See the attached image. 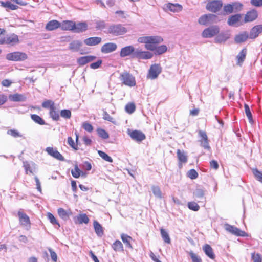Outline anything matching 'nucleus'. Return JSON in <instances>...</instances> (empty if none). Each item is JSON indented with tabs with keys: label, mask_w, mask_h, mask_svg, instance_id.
<instances>
[{
	"label": "nucleus",
	"mask_w": 262,
	"mask_h": 262,
	"mask_svg": "<svg viewBox=\"0 0 262 262\" xmlns=\"http://www.w3.org/2000/svg\"><path fill=\"white\" fill-rule=\"evenodd\" d=\"M163 40V38L158 36H142L138 39L139 43H145V47L147 50L155 51L156 55L162 54L167 50L165 45L157 46V44L161 43Z\"/></svg>",
	"instance_id": "f257e3e1"
},
{
	"label": "nucleus",
	"mask_w": 262,
	"mask_h": 262,
	"mask_svg": "<svg viewBox=\"0 0 262 262\" xmlns=\"http://www.w3.org/2000/svg\"><path fill=\"white\" fill-rule=\"evenodd\" d=\"M19 42L18 36L14 33L0 36V45L6 44L9 46H14Z\"/></svg>",
	"instance_id": "f03ea898"
},
{
	"label": "nucleus",
	"mask_w": 262,
	"mask_h": 262,
	"mask_svg": "<svg viewBox=\"0 0 262 262\" xmlns=\"http://www.w3.org/2000/svg\"><path fill=\"white\" fill-rule=\"evenodd\" d=\"M6 58L9 61L21 62L26 60L28 58V55L24 52L15 51L7 54L6 55Z\"/></svg>",
	"instance_id": "7ed1b4c3"
},
{
	"label": "nucleus",
	"mask_w": 262,
	"mask_h": 262,
	"mask_svg": "<svg viewBox=\"0 0 262 262\" xmlns=\"http://www.w3.org/2000/svg\"><path fill=\"white\" fill-rule=\"evenodd\" d=\"M127 32V29L122 25L113 24L110 25L107 29V33L115 36L122 35Z\"/></svg>",
	"instance_id": "20e7f679"
},
{
	"label": "nucleus",
	"mask_w": 262,
	"mask_h": 262,
	"mask_svg": "<svg viewBox=\"0 0 262 262\" xmlns=\"http://www.w3.org/2000/svg\"><path fill=\"white\" fill-rule=\"evenodd\" d=\"M120 79L123 84L129 87L134 86L136 84L135 78L127 72L120 74Z\"/></svg>",
	"instance_id": "39448f33"
},
{
	"label": "nucleus",
	"mask_w": 262,
	"mask_h": 262,
	"mask_svg": "<svg viewBox=\"0 0 262 262\" xmlns=\"http://www.w3.org/2000/svg\"><path fill=\"white\" fill-rule=\"evenodd\" d=\"M220 27L217 25H213L205 29L202 33L203 38H211L217 35L220 32Z\"/></svg>",
	"instance_id": "423d86ee"
},
{
	"label": "nucleus",
	"mask_w": 262,
	"mask_h": 262,
	"mask_svg": "<svg viewBox=\"0 0 262 262\" xmlns=\"http://www.w3.org/2000/svg\"><path fill=\"white\" fill-rule=\"evenodd\" d=\"M219 21L217 16L212 14H204L199 19V23L203 25L217 23Z\"/></svg>",
	"instance_id": "0eeeda50"
},
{
	"label": "nucleus",
	"mask_w": 262,
	"mask_h": 262,
	"mask_svg": "<svg viewBox=\"0 0 262 262\" xmlns=\"http://www.w3.org/2000/svg\"><path fill=\"white\" fill-rule=\"evenodd\" d=\"M224 228L227 232L233 235L242 237H245L247 236V233L245 231H242L238 228L234 226H232L230 224H225L224 225Z\"/></svg>",
	"instance_id": "6e6552de"
},
{
	"label": "nucleus",
	"mask_w": 262,
	"mask_h": 262,
	"mask_svg": "<svg viewBox=\"0 0 262 262\" xmlns=\"http://www.w3.org/2000/svg\"><path fill=\"white\" fill-rule=\"evenodd\" d=\"M223 6V3L221 1H208L206 8L207 10L212 12H216L219 11Z\"/></svg>",
	"instance_id": "1a4fd4ad"
},
{
	"label": "nucleus",
	"mask_w": 262,
	"mask_h": 262,
	"mask_svg": "<svg viewBox=\"0 0 262 262\" xmlns=\"http://www.w3.org/2000/svg\"><path fill=\"white\" fill-rule=\"evenodd\" d=\"M161 72V68L159 64H155L152 65L148 71L147 78L151 79L156 78Z\"/></svg>",
	"instance_id": "9d476101"
},
{
	"label": "nucleus",
	"mask_w": 262,
	"mask_h": 262,
	"mask_svg": "<svg viewBox=\"0 0 262 262\" xmlns=\"http://www.w3.org/2000/svg\"><path fill=\"white\" fill-rule=\"evenodd\" d=\"M199 135L200 138V142L201 145L205 149L209 150L210 147L209 144V140L206 134V133L203 130L199 131Z\"/></svg>",
	"instance_id": "9b49d317"
},
{
	"label": "nucleus",
	"mask_w": 262,
	"mask_h": 262,
	"mask_svg": "<svg viewBox=\"0 0 262 262\" xmlns=\"http://www.w3.org/2000/svg\"><path fill=\"white\" fill-rule=\"evenodd\" d=\"M153 56L152 53L148 51H142L139 49L136 50L134 54V58L138 59H149Z\"/></svg>",
	"instance_id": "f8f14e48"
},
{
	"label": "nucleus",
	"mask_w": 262,
	"mask_h": 262,
	"mask_svg": "<svg viewBox=\"0 0 262 262\" xmlns=\"http://www.w3.org/2000/svg\"><path fill=\"white\" fill-rule=\"evenodd\" d=\"M135 48L133 46H128L122 48L120 52V56L121 57H125L126 56L132 55L133 58H134V54L136 52Z\"/></svg>",
	"instance_id": "ddd939ff"
},
{
	"label": "nucleus",
	"mask_w": 262,
	"mask_h": 262,
	"mask_svg": "<svg viewBox=\"0 0 262 262\" xmlns=\"http://www.w3.org/2000/svg\"><path fill=\"white\" fill-rule=\"evenodd\" d=\"M18 216L20 225L29 228L30 226L29 217L21 210L18 212Z\"/></svg>",
	"instance_id": "4468645a"
},
{
	"label": "nucleus",
	"mask_w": 262,
	"mask_h": 262,
	"mask_svg": "<svg viewBox=\"0 0 262 262\" xmlns=\"http://www.w3.org/2000/svg\"><path fill=\"white\" fill-rule=\"evenodd\" d=\"M46 151L49 155H50V156L57 160L62 161L64 160V158L62 156V155L59 152H58L56 149L53 147H48L46 148Z\"/></svg>",
	"instance_id": "2eb2a0df"
},
{
	"label": "nucleus",
	"mask_w": 262,
	"mask_h": 262,
	"mask_svg": "<svg viewBox=\"0 0 262 262\" xmlns=\"http://www.w3.org/2000/svg\"><path fill=\"white\" fill-rule=\"evenodd\" d=\"M117 45L113 42H108L103 45L101 48V52L103 53H109L117 49Z\"/></svg>",
	"instance_id": "dca6fc26"
},
{
	"label": "nucleus",
	"mask_w": 262,
	"mask_h": 262,
	"mask_svg": "<svg viewBox=\"0 0 262 262\" xmlns=\"http://www.w3.org/2000/svg\"><path fill=\"white\" fill-rule=\"evenodd\" d=\"M130 137L132 139L138 142H141L144 140L146 137L144 134L140 130H134L129 133Z\"/></svg>",
	"instance_id": "f3484780"
},
{
	"label": "nucleus",
	"mask_w": 262,
	"mask_h": 262,
	"mask_svg": "<svg viewBox=\"0 0 262 262\" xmlns=\"http://www.w3.org/2000/svg\"><path fill=\"white\" fill-rule=\"evenodd\" d=\"M177 155L179 160V167L182 166L183 163H187L188 161V156L183 150L178 149L177 151Z\"/></svg>",
	"instance_id": "a211bd4d"
},
{
	"label": "nucleus",
	"mask_w": 262,
	"mask_h": 262,
	"mask_svg": "<svg viewBox=\"0 0 262 262\" xmlns=\"http://www.w3.org/2000/svg\"><path fill=\"white\" fill-rule=\"evenodd\" d=\"M258 16L256 10L253 9L247 12L244 18V22H251L255 20Z\"/></svg>",
	"instance_id": "6ab92c4d"
},
{
	"label": "nucleus",
	"mask_w": 262,
	"mask_h": 262,
	"mask_svg": "<svg viewBox=\"0 0 262 262\" xmlns=\"http://www.w3.org/2000/svg\"><path fill=\"white\" fill-rule=\"evenodd\" d=\"M102 38L100 37H91L84 40V44L89 46H96L101 43Z\"/></svg>",
	"instance_id": "aec40b11"
},
{
	"label": "nucleus",
	"mask_w": 262,
	"mask_h": 262,
	"mask_svg": "<svg viewBox=\"0 0 262 262\" xmlns=\"http://www.w3.org/2000/svg\"><path fill=\"white\" fill-rule=\"evenodd\" d=\"M96 57L92 55L82 56L77 59V63L79 66H82L85 64L94 61Z\"/></svg>",
	"instance_id": "412c9836"
},
{
	"label": "nucleus",
	"mask_w": 262,
	"mask_h": 262,
	"mask_svg": "<svg viewBox=\"0 0 262 262\" xmlns=\"http://www.w3.org/2000/svg\"><path fill=\"white\" fill-rule=\"evenodd\" d=\"M262 32V25H257L253 27L250 32L249 38L255 39L260 33Z\"/></svg>",
	"instance_id": "4be33fe9"
},
{
	"label": "nucleus",
	"mask_w": 262,
	"mask_h": 262,
	"mask_svg": "<svg viewBox=\"0 0 262 262\" xmlns=\"http://www.w3.org/2000/svg\"><path fill=\"white\" fill-rule=\"evenodd\" d=\"M249 38V35L247 32L240 33L234 37V41L236 43H241L246 41Z\"/></svg>",
	"instance_id": "5701e85b"
},
{
	"label": "nucleus",
	"mask_w": 262,
	"mask_h": 262,
	"mask_svg": "<svg viewBox=\"0 0 262 262\" xmlns=\"http://www.w3.org/2000/svg\"><path fill=\"white\" fill-rule=\"evenodd\" d=\"M88 29V24L85 22H80L77 24L75 23L74 31L76 33H81L86 31Z\"/></svg>",
	"instance_id": "b1692460"
},
{
	"label": "nucleus",
	"mask_w": 262,
	"mask_h": 262,
	"mask_svg": "<svg viewBox=\"0 0 262 262\" xmlns=\"http://www.w3.org/2000/svg\"><path fill=\"white\" fill-rule=\"evenodd\" d=\"M75 23L71 20H66L60 23V28L62 30H73L74 31Z\"/></svg>",
	"instance_id": "393cba45"
},
{
	"label": "nucleus",
	"mask_w": 262,
	"mask_h": 262,
	"mask_svg": "<svg viewBox=\"0 0 262 262\" xmlns=\"http://www.w3.org/2000/svg\"><path fill=\"white\" fill-rule=\"evenodd\" d=\"M60 27V23L56 20H52L49 21L46 26V29L48 31H53Z\"/></svg>",
	"instance_id": "a878e982"
},
{
	"label": "nucleus",
	"mask_w": 262,
	"mask_h": 262,
	"mask_svg": "<svg viewBox=\"0 0 262 262\" xmlns=\"http://www.w3.org/2000/svg\"><path fill=\"white\" fill-rule=\"evenodd\" d=\"M230 36L228 32H222L216 35L215 38V42L216 43L224 42L230 38Z\"/></svg>",
	"instance_id": "bb28decb"
},
{
	"label": "nucleus",
	"mask_w": 262,
	"mask_h": 262,
	"mask_svg": "<svg viewBox=\"0 0 262 262\" xmlns=\"http://www.w3.org/2000/svg\"><path fill=\"white\" fill-rule=\"evenodd\" d=\"M93 226L97 235L99 237H102L104 235V229L101 225L97 221H94Z\"/></svg>",
	"instance_id": "cd10ccee"
},
{
	"label": "nucleus",
	"mask_w": 262,
	"mask_h": 262,
	"mask_svg": "<svg viewBox=\"0 0 262 262\" xmlns=\"http://www.w3.org/2000/svg\"><path fill=\"white\" fill-rule=\"evenodd\" d=\"M82 45V43L81 41L78 40H73L69 44V48L73 51L77 52L79 50Z\"/></svg>",
	"instance_id": "c85d7f7f"
},
{
	"label": "nucleus",
	"mask_w": 262,
	"mask_h": 262,
	"mask_svg": "<svg viewBox=\"0 0 262 262\" xmlns=\"http://www.w3.org/2000/svg\"><path fill=\"white\" fill-rule=\"evenodd\" d=\"M57 212L59 216L64 221H67L69 219V216L72 214L70 210L67 211L62 208H58Z\"/></svg>",
	"instance_id": "c756f323"
},
{
	"label": "nucleus",
	"mask_w": 262,
	"mask_h": 262,
	"mask_svg": "<svg viewBox=\"0 0 262 262\" xmlns=\"http://www.w3.org/2000/svg\"><path fill=\"white\" fill-rule=\"evenodd\" d=\"M203 249L205 253V254L208 256L210 258L212 259H214L215 258V254L213 251V249L208 244H205L203 247Z\"/></svg>",
	"instance_id": "7c9ffc66"
},
{
	"label": "nucleus",
	"mask_w": 262,
	"mask_h": 262,
	"mask_svg": "<svg viewBox=\"0 0 262 262\" xmlns=\"http://www.w3.org/2000/svg\"><path fill=\"white\" fill-rule=\"evenodd\" d=\"M166 7L167 9L173 12H180L182 10V6L178 4L169 3L166 5Z\"/></svg>",
	"instance_id": "2f4dec72"
},
{
	"label": "nucleus",
	"mask_w": 262,
	"mask_h": 262,
	"mask_svg": "<svg viewBox=\"0 0 262 262\" xmlns=\"http://www.w3.org/2000/svg\"><path fill=\"white\" fill-rule=\"evenodd\" d=\"M242 18V14H237L230 16L228 20V24L230 26H233L238 22Z\"/></svg>",
	"instance_id": "473e14b6"
},
{
	"label": "nucleus",
	"mask_w": 262,
	"mask_h": 262,
	"mask_svg": "<svg viewBox=\"0 0 262 262\" xmlns=\"http://www.w3.org/2000/svg\"><path fill=\"white\" fill-rule=\"evenodd\" d=\"M247 54L246 49H243L236 56L237 60V64L239 66H241L242 63L244 61L246 56Z\"/></svg>",
	"instance_id": "72a5a7b5"
},
{
	"label": "nucleus",
	"mask_w": 262,
	"mask_h": 262,
	"mask_svg": "<svg viewBox=\"0 0 262 262\" xmlns=\"http://www.w3.org/2000/svg\"><path fill=\"white\" fill-rule=\"evenodd\" d=\"M121 238L123 242L125 245L126 247L129 248H132V246L130 243V242L132 240V238L130 236L125 234H122L121 235Z\"/></svg>",
	"instance_id": "f704fd0d"
},
{
	"label": "nucleus",
	"mask_w": 262,
	"mask_h": 262,
	"mask_svg": "<svg viewBox=\"0 0 262 262\" xmlns=\"http://www.w3.org/2000/svg\"><path fill=\"white\" fill-rule=\"evenodd\" d=\"M25 97L19 94H15L13 95H10L9 96V99L12 101L14 102H18V101H23L25 100Z\"/></svg>",
	"instance_id": "c9c22d12"
},
{
	"label": "nucleus",
	"mask_w": 262,
	"mask_h": 262,
	"mask_svg": "<svg viewBox=\"0 0 262 262\" xmlns=\"http://www.w3.org/2000/svg\"><path fill=\"white\" fill-rule=\"evenodd\" d=\"M49 115L51 118L54 121H58L60 119L59 114L58 111L56 110V106L52 108V109L49 111Z\"/></svg>",
	"instance_id": "e433bc0d"
},
{
	"label": "nucleus",
	"mask_w": 262,
	"mask_h": 262,
	"mask_svg": "<svg viewBox=\"0 0 262 262\" xmlns=\"http://www.w3.org/2000/svg\"><path fill=\"white\" fill-rule=\"evenodd\" d=\"M112 247L116 252L124 250L123 244L119 240L115 241V242L113 244Z\"/></svg>",
	"instance_id": "4c0bfd02"
},
{
	"label": "nucleus",
	"mask_w": 262,
	"mask_h": 262,
	"mask_svg": "<svg viewBox=\"0 0 262 262\" xmlns=\"http://www.w3.org/2000/svg\"><path fill=\"white\" fill-rule=\"evenodd\" d=\"M1 6L10 10H16L18 8V6L14 4H12L11 2L7 1L6 2H1Z\"/></svg>",
	"instance_id": "58836bf2"
},
{
	"label": "nucleus",
	"mask_w": 262,
	"mask_h": 262,
	"mask_svg": "<svg viewBox=\"0 0 262 262\" xmlns=\"http://www.w3.org/2000/svg\"><path fill=\"white\" fill-rule=\"evenodd\" d=\"M77 220L79 224H88L89 222V219L86 214H81L77 216Z\"/></svg>",
	"instance_id": "ea45409f"
},
{
	"label": "nucleus",
	"mask_w": 262,
	"mask_h": 262,
	"mask_svg": "<svg viewBox=\"0 0 262 262\" xmlns=\"http://www.w3.org/2000/svg\"><path fill=\"white\" fill-rule=\"evenodd\" d=\"M31 118L36 123L40 125L45 124V121L43 119L41 118L39 116L36 114H32L31 115Z\"/></svg>",
	"instance_id": "a19ab883"
},
{
	"label": "nucleus",
	"mask_w": 262,
	"mask_h": 262,
	"mask_svg": "<svg viewBox=\"0 0 262 262\" xmlns=\"http://www.w3.org/2000/svg\"><path fill=\"white\" fill-rule=\"evenodd\" d=\"M42 106L44 108H48L49 109V110L50 111L51 109H52V108H54L55 106V103L53 101L51 100H47L45 101L42 103Z\"/></svg>",
	"instance_id": "79ce46f5"
},
{
	"label": "nucleus",
	"mask_w": 262,
	"mask_h": 262,
	"mask_svg": "<svg viewBox=\"0 0 262 262\" xmlns=\"http://www.w3.org/2000/svg\"><path fill=\"white\" fill-rule=\"evenodd\" d=\"M160 232L162 236V238L164 241V242L167 244H170L171 242L170 238L169 237L168 233L167 231L164 229H160Z\"/></svg>",
	"instance_id": "37998d69"
},
{
	"label": "nucleus",
	"mask_w": 262,
	"mask_h": 262,
	"mask_svg": "<svg viewBox=\"0 0 262 262\" xmlns=\"http://www.w3.org/2000/svg\"><path fill=\"white\" fill-rule=\"evenodd\" d=\"M151 190L155 196L158 198H162V192L159 186L154 185L151 187Z\"/></svg>",
	"instance_id": "c03bdc74"
},
{
	"label": "nucleus",
	"mask_w": 262,
	"mask_h": 262,
	"mask_svg": "<svg viewBox=\"0 0 262 262\" xmlns=\"http://www.w3.org/2000/svg\"><path fill=\"white\" fill-rule=\"evenodd\" d=\"M81 173H82V172L79 169L77 165H75L74 168L71 170L72 175L75 178H78Z\"/></svg>",
	"instance_id": "a18cd8bd"
},
{
	"label": "nucleus",
	"mask_w": 262,
	"mask_h": 262,
	"mask_svg": "<svg viewBox=\"0 0 262 262\" xmlns=\"http://www.w3.org/2000/svg\"><path fill=\"white\" fill-rule=\"evenodd\" d=\"M98 153L100 157H101L103 160H104L106 161L109 162H112L113 159L112 158L109 156L105 152L101 151L98 150Z\"/></svg>",
	"instance_id": "49530a36"
},
{
	"label": "nucleus",
	"mask_w": 262,
	"mask_h": 262,
	"mask_svg": "<svg viewBox=\"0 0 262 262\" xmlns=\"http://www.w3.org/2000/svg\"><path fill=\"white\" fill-rule=\"evenodd\" d=\"M97 132L99 137L103 139H107L109 138L108 134L103 129L98 128L97 129Z\"/></svg>",
	"instance_id": "de8ad7c7"
},
{
	"label": "nucleus",
	"mask_w": 262,
	"mask_h": 262,
	"mask_svg": "<svg viewBox=\"0 0 262 262\" xmlns=\"http://www.w3.org/2000/svg\"><path fill=\"white\" fill-rule=\"evenodd\" d=\"M7 134L14 138L22 137L23 135L16 129H9L7 132Z\"/></svg>",
	"instance_id": "09e8293b"
},
{
	"label": "nucleus",
	"mask_w": 262,
	"mask_h": 262,
	"mask_svg": "<svg viewBox=\"0 0 262 262\" xmlns=\"http://www.w3.org/2000/svg\"><path fill=\"white\" fill-rule=\"evenodd\" d=\"M245 112L247 116L249 121L250 122L252 123L253 122L252 115L250 111V109L248 104H244Z\"/></svg>",
	"instance_id": "8fccbe9b"
},
{
	"label": "nucleus",
	"mask_w": 262,
	"mask_h": 262,
	"mask_svg": "<svg viewBox=\"0 0 262 262\" xmlns=\"http://www.w3.org/2000/svg\"><path fill=\"white\" fill-rule=\"evenodd\" d=\"M125 111L129 114H132L136 109V106L134 103H127L125 106Z\"/></svg>",
	"instance_id": "3c124183"
},
{
	"label": "nucleus",
	"mask_w": 262,
	"mask_h": 262,
	"mask_svg": "<svg viewBox=\"0 0 262 262\" xmlns=\"http://www.w3.org/2000/svg\"><path fill=\"white\" fill-rule=\"evenodd\" d=\"M188 207L189 209L194 211H197L200 209L199 205L194 202H190L188 203Z\"/></svg>",
	"instance_id": "603ef678"
},
{
	"label": "nucleus",
	"mask_w": 262,
	"mask_h": 262,
	"mask_svg": "<svg viewBox=\"0 0 262 262\" xmlns=\"http://www.w3.org/2000/svg\"><path fill=\"white\" fill-rule=\"evenodd\" d=\"M47 217L48 219L50 220V222L53 225H57L58 227H60V224L54 217V216L51 213H48Z\"/></svg>",
	"instance_id": "864d4df0"
},
{
	"label": "nucleus",
	"mask_w": 262,
	"mask_h": 262,
	"mask_svg": "<svg viewBox=\"0 0 262 262\" xmlns=\"http://www.w3.org/2000/svg\"><path fill=\"white\" fill-rule=\"evenodd\" d=\"M252 171L256 180L262 183V172L258 170L257 169H253Z\"/></svg>",
	"instance_id": "5fc2aeb1"
},
{
	"label": "nucleus",
	"mask_w": 262,
	"mask_h": 262,
	"mask_svg": "<svg viewBox=\"0 0 262 262\" xmlns=\"http://www.w3.org/2000/svg\"><path fill=\"white\" fill-rule=\"evenodd\" d=\"M60 115L65 119H70L71 117V112L69 110H62L60 112Z\"/></svg>",
	"instance_id": "6e6d98bb"
},
{
	"label": "nucleus",
	"mask_w": 262,
	"mask_h": 262,
	"mask_svg": "<svg viewBox=\"0 0 262 262\" xmlns=\"http://www.w3.org/2000/svg\"><path fill=\"white\" fill-rule=\"evenodd\" d=\"M95 24L97 30H103L106 27V24L104 20H97Z\"/></svg>",
	"instance_id": "4d7b16f0"
},
{
	"label": "nucleus",
	"mask_w": 262,
	"mask_h": 262,
	"mask_svg": "<svg viewBox=\"0 0 262 262\" xmlns=\"http://www.w3.org/2000/svg\"><path fill=\"white\" fill-rule=\"evenodd\" d=\"M82 127L88 132H92L93 130V127L88 122H84L82 125Z\"/></svg>",
	"instance_id": "13d9d810"
},
{
	"label": "nucleus",
	"mask_w": 262,
	"mask_h": 262,
	"mask_svg": "<svg viewBox=\"0 0 262 262\" xmlns=\"http://www.w3.org/2000/svg\"><path fill=\"white\" fill-rule=\"evenodd\" d=\"M189 255L192 259V262H202L201 258L192 251L189 252Z\"/></svg>",
	"instance_id": "bf43d9fd"
},
{
	"label": "nucleus",
	"mask_w": 262,
	"mask_h": 262,
	"mask_svg": "<svg viewBox=\"0 0 262 262\" xmlns=\"http://www.w3.org/2000/svg\"><path fill=\"white\" fill-rule=\"evenodd\" d=\"M188 176L191 179H195L198 178V173L194 169H191L188 172Z\"/></svg>",
	"instance_id": "052dcab7"
},
{
	"label": "nucleus",
	"mask_w": 262,
	"mask_h": 262,
	"mask_svg": "<svg viewBox=\"0 0 262 262\" xmlns=\"http://www.w3.org/2000/svg\"><path fill=\"white\" fill-rule=\"evenodd\" d=\"M232 5L235 12L241 11L243 6V4L239 2L233 3Z\"/></svg>",
	"instance_id": "680f3d73"
},
{
	"label": "nucleus",
	"mask_w": 262,
	"mask_h": 262,
	"mask_svg": "<svg viewBox=\"0 0 262 262\" xmlns=\"http://www.w3.org/2000/svg\"><path fill=\"white\" fill-rule=\"evenodd\" d=\"M23 166L24 167L26 174H28L29 173H33V172L31 169L30 165L28 162H24Z\"/></svg>",
	"instance_id": "e2e57ef3"
},
{
	"label": "nucleus",
	"mask_w": 262,
	"mask_h": 262,
	"mask_svg": "<svg viewBox=\"0 0 262 262\" xmlns=\"http://www.w3.org/2000/svg\"><path fill=\"white\" fill-rule=\"evenodd\" d=\"M68 143L73 149L78 150V148L77 145L75 144L74 141L72 137H69L68 138Z\"/></svg>",
	"instance_id": "0e129e2a"
},
{
	"label": "nucleus",
	"mask_w": 262,
	"mask_h": 262,
	"mask_svg": "<svg viewBox=\"0 0 262 262\" xmlns=\"http://www.w3.org/2000/svg\"><path fill=\"white\" fill-rule=\"evenodd\" d=\"M224 11L228 14H230L234 12V9L232 4H228L224 6Z\"/></svg>",
	"instance_id": "69168bd1"
},
{
	"label": "nucleus",
	"mask_w": 262,
	"mask_h": 262,
	"mask_svg": "<svg viewBox=\"0 0 262 262\" xmlns=\"http://www.w3.org/2000/svg\"><path fill=\"white\" fill-rule=\"evenodd\" d=\"M252 259L253 262H261V257L258 253H253L252 254Z\"/></svg>",
	"instance_id": "338daca9"
},
{
	"label": "nucleus",
	"mask_w": 262,
	"mask_h": 262,
	"mask_svg": "<svg viewBox=\"0 0 262 262\" xmlns=\"http://www.w3.org/2000/svg\"><path fill=\"white\" fill-rule=\"evenodd\" d=\"M194 195L198 198H203L204 195V191L202 189H197L194 192Z\"/></svg>",
	"instance_id": "774afa93"
}]
</instances>
